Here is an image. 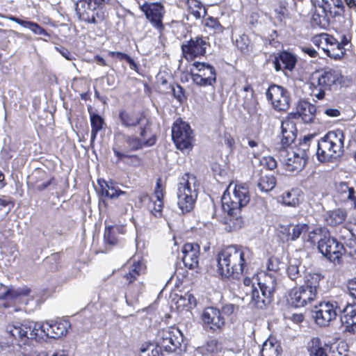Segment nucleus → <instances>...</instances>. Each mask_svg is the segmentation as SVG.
<instances>
[{
  "mask_svg": "<svg viewBox=\"0 0 356 356\" xmlns=\"http://www.w3.org/2000/svg\"><path fill=\"white\" fill-rule=\"evenodd\" d=\"M140 9L144 13L146 19L152 26L159 31L163 29V19L165 11L161 3L145 2L140 5Z\"/></svg>",
  "mask_w": 356,
  "mask_h": 356,
  "instance_id": "dca6fc26",
  "label": "nucleus"
},
{
  "mask_svg": "<svg viewBox=\"0 0 356 356\" xmlns=\"http://www.w3.org/2000/svg\"><path fill=\"white\" fill-rule=\"evenodd\" d=\"M330 41H334V37L327 33H321L312 38V42L318 47L321 48L325 53L328 49Z\"/></svg>",
  "mask_w": 356,
  "mask_h": 356,
  "instance_id": "ea45409f",
  "label": "nucleus"
},
{
  "mask_svg": "<svg viewBox=\"0 0 356 356\" xmlns=\"http://www.w3.org/2000/svg\"><path fill=\"white\" fill-rule=\"evenodd\" d=\"M325 113L330 117H337L340 115L339 111L336 108H327Z\"/></svg>",
  "mask_w": 356,
  "mask_h": 356,
  "instance_id": "338daca9",
  "label": "nucleus"
},
{
  "mask_svg": "<svg viewBox=\"0 0 356 356\" xmlns=\"http://www.w3.org/2000/svg\"><path fill=\"white\" fill-rule=\"evenodd\" d=\"M7 18L10 20V21H13V22H15L20 25H22V26L24 27H26V24L28 22V21H24V20H22L16 17H14V16H9V17H7Z\"/></svg>",
  "mask_w": 356,
  "mask_h": 356,
  "instance_id": "774afa93",
  "label": "nucleus"
},
{
  "mask_svg": "<svg viewBox=\"0 0 356 356\" xmlns=\"http://www.w3.org/2000/svg\"><path fill=\"white\" fill-rule=\"evenodd\" d=\"M302 51L309 55L311 57H316L317 51L312 47H302Z\"/></svg>",
  "mask_w": 356,
  "mask_h": 356,
  "instance_id": "69168bd1",
  "label": "nucleus"
},
{
  "mask_svg": "<svg viewBox=\"0 0 356 356\" xmlns=\"http://www.w3.org/2000/svg\"><path fill=\"white\" fill-rule=\"evenodd\" d=\"M336 304L327 302H321L318 306L315 307L314 318L316 323L321 326H326L330 322L337 316Z\"/></svg>",
  "mask_w": 356,
  "mask_h": 356,
  "instance_id": "6ab92c4d",
  "label": "nucleus"
},
{
  "mask_svg": "<svg viewBox=\"0 0 356 356\" xmlns=\"http://www.w3.org/2000/svg\"><path fill=\"white\" fill-rule=\"evenodd\" d=\"M250 254L249 249L236 245H229L221 250L217 258L220 275L237 278L243 273Z\"/></svg>",
  "mask_w": 356,
  "mask_h": 356,
  "instance_id": "f03ea898",
  "label": "nucleus"
},
{
  "mask_svg": "<svg viewBox=\"0 0 356 356\" xmlns=\"http://www.w3.org/2000/svg\"><path fill=\"white\" fill-rule=\"evenodd\" d=\"M337 191L343 195L344 199L351 200L354 193V189L349 187L346 183L341 182L337 186Z\"/></svg>",
  "mask_w": 356,
  "mask_h": 356,
  "instance_id": "09e8293b",
  "label": "nucleus"
},
{
  "mask_svg": "<svg viewBox=\"0 0 356 356\" xmlns=\"http://www.w3.org/2000/svg\"><path fill=\"white\" fill-rule=\"evenodd\" d=\"M309 356H328L327 350L328 346L322 343L319 338H313L307 346Z\"/></svg>",
  "mask_w": 356,
  "mask_h": 356,
  "instance_id": "72a5a7b5",
  "label": "nucleus"
},
{
  "mask_svg": "<svg viewBox=\"0 0 356 356\" xmlns=\"http://www.w3.org/2000/svg\"><path fill=\"white\" fill-rule=\"evenodd\" d=\"M319 281V275H309L303 285L289 291L287 298L289 303L295 307L311 304L317 297Z\"/></svg>",
  "mask_w": 356,
  "mask_h": 356,
  "instance_id": "423d86ee",
  "label": "nucleus"
},
{
  "mask_svg": "<svg viewBox=\"0 0 356 356\" xmlns=\"http://www.w3.org/2000/svg\"><path fill=\"white\" fill-rule=\"evenodd\" d=\"M119 120L122 126L126 128H131L140 125L143 127L145 118L139 116L132 111L125 110L119 112Z\"/></svg>",
  "mask_w": 356,
  "mask_h": 356,
  "instance_id": "a878e982",
  "label": "nucleus"
},
{
  "mask_svg": "<svg viewBox=\"0 0 356 356\" xmlns=\"http://www.w3.org/2000/svg\"><path fill=\"white\" fill-rule=\"evenodd\" d=\"M199 182L196 177L185 173L179 179L177 185V205L183 213L191 211L197 198Z\"/></svg>",
  "mask_w": 356,
  "mask_h": 356,
  "instance_id": "20e7f679",
  "label": "nucleus"
},
{
  "mask_svg": "<svg viewBox=\"0 0 356 356\" xmlns=\"http://www.w3.org/2000/svg\"><path fill=\"white\" fill-rule=\"evenodd\" d=\"M104 240L106 243H107L109 245H114L117 244L118 239L114 235L112 227H108L106 228L104 232Z\"/></svg>",
  "mask_w": 356,
  "mask_h": 356,
  "instance_id": "3c124183",
  "label": "nucleus"
},
{
  "mask_svg": "<svg viewBox=\"0 0 356 356\" xmlns=\"http://www.w3.org/2000/svg\"><path fill=\"white\" fill-rule=\"evenodd\" d=\"M202 320L206 326L213 330L221 329L225 325V318L220 311L215 307L206 308L202 312Z\"/></svg>",
  "mask_w": 356,
  "mask_h": 356,
  "instance_id": "aec40b11",
  "label": "nucleus"
},
{
  "mask_svg": "<svg viewBox=\"0 0 356 356\" xmlns=\"http://www.w3.org/2000/svg\"><path fill=\"white\" fill-rule=\"evenodd\" d=\"M147 122L143 127H140V138L136 136H127L125 139L129 148L137 150L143 147H149L156 143L155 136L151 133Z\"/></svg>",
  "mask_w": 356,
  "mask_h": 356,
  "instance_id": "a211bd4d",
  "label": "nucleus"
},
{
  "mask_svg": "<svg viewBox=\"0 0 356 356\" xmlns=\"http://www.w3.org/2000/svg\"><path fill=\"white\" fill-rule=\"evenodd\" d=\"M321 7L325 15L328 13L332 17L340 15L343 10L341 0H322Z\"/></svg>",
  "mask_w": 356,
  "mask_h": 356,
  "instance_id": "473e14b6",
  "label": "nucleus"
},
{
  "mask_svg": "<svg viewBox=\"0 0 356 356\" xmlns=\"http://www.w3.org/2000/svg\"><path fill=\"white\" fill-rule=\"evenodd\" d=\"M259 289H251L250 303L259 309H264L273 300V293L276 289L277 282L273 273H261L259 282Z\"/></svg>",
  "mask_w": 356,
  "mask_h": 356,
  "instance_id": "0eeeda50",
  "label": "nucleus"
},
{
  "mask_svg": "<svg viewBox=\"0 0 356 356\" xmlns=\"http://www.w3.org/2000/svg\"><path fill=\"white\" fill-rule=\"evenodd\" d=\"M182 342L183 335L178 329L168 327L159 332L157 343L166 352H177L181 348Z\"/></svg>",
  "mask_w": 356,
  "mask_h": 356,
  "instance_id": "f8f14e48",
  "label": "nucleus"
},
{
  "mask_svg": "<svg viewBox=\"0 0 356 356\" xmlns=\"http://www.w3.org/2000/svg\"><path fill=\"white\" fill-rule=\"evenodd\" d=\"M316 108L314 105L306 101H301L298 103L296 113H291L289 116L296 118L298 115L305 123H311L316 116Z\"/></svg>",
  "mask_w": 356,
  "mask_h": 356,
  "instance_id": "4be33fe9",
  "label": "nucleus"
},
{
  "mask_svg": "<svg viewBox=\"0 0 356 356\" xmlns=\"http://www.w3.org/2000/svg\"><path fill=\"white\" fill-rule=\"evenodd\" d=\"M205 26L211 28L216 31H220L222 30V26L213 17H209L206 19Z\"/></svg>",
  "mask_w": 356,
  "mask_h": 356,
  "instance_id": "5fc2aeb1",
  "label": "nucleus"
},
{
  "mask_svg": "<svg viewBox=\"0 0 356 356\" xmlns=\"http://www.w3.org/2000/svg\"><path fill=\"white\" fill-rule=\"evenodd\" d=\"M329 44L328 49H327L326 54L335 60L341 58L345 54V49L342 44L334 38V41Z\"/></svg>",
  "mask_w": 356,
  "mask_h": 356,
  "instance_id": "4c0bfd02",
  "label": "nucleus"
},
{
  "mask_svg": "<svg viewBox=\"0 0 356 356\" xmlns=\"http://www.w3.org/2000/svg\"><path fill=\"white\" fill-rule=\"evenodd\" d=\"M182 261L186 267L193 269L198 266L200 246L196 243H186L182 248Z\"/></svg>",
  "mask_w": 356,
  "mask_h": 356,
  "instance_id": "412c9836",
  "label": "nucleus"
},
{
  "mask_svg": "<svg viewBox=\"0 0 356 356\" xmlns=\"http://www.w3.org/2000/svg\"><path fill=\"white\" fill-rule=\"evenodd\" d=\"M266 97L277 111H286L290 106L289 93L282 86H270L266 92Z\"/></svg>",
  "mask_w": 356,
  "mask_h": 356,
  "instance_id": "2eb2a0df",
  "label": "nucleus"
},
{
  "mask_svg": "<svg viewBox=\"0 0 356 356\" xmlns=\"http://www.w3.org/2000/svg\"><path fill=\"white\" fill-rule=\"evenodd\" d=\"M172 91L174 97L179 102H182L185 99L184 89L181 86L177 85L172 86Z\"/></svg>",
  "mask_w": 356,
  "mask_h": 356,
  "instance_id": "864d4df0",
  "label": "nucleus"
},
{
  "mask_svg": "<svg viewBox=\"0 0 356 356\" xmlns=\"http://www.w3.org/2000/svg\"><path fill=\"white\" fill-rule=\"evenodd\" d=\"M98 184L100 187V193L102 196L111 199H116L122 195L127 196L126 191L120 190L118 185L113 181L99 180Z\"/></svg>",
  "mask_w": 356,
  "mask_h": 356,
  "instance_id": "393cba45",
  "label": "nucleus"
},
{
  "mask_svg": "<svg viewBox=\"0 0 356 356\" xmlns=\"http://www.w3.org/2000/svg\"><path fill=\"white\" fill-rule=\"evenodd\" d=\"M90 123H91V141H93L97 133L102 129L104 124L103 118L97 114L90 113Z\"/></svg>",
  "mask_w": 356,
  "mask_h": 356,
  "instance_id": "a19ab883",
  "label": "nucleus"
},
{
  "mask_svg": "<svg viewBox=\"0 0 356 356\" xmlns=\"http://www.w3.org/2000/svg\"><path fill=\"white\" fill-rule=\"evenodd\" d=\"M26 28L31 29L35 34L49 37V33L38 24L28 21Z\"/></svg>",
  "mask_w": 356,
  "mask_h": 356,
  "instance_id": "8fccbe9b",
  "label": "nucleus"
},
{
  "mask_svg": "<svg viewBox=\"0 0 356 356\" xmlns=\"http://www.w3.org/2000/svg\"><path fill=\"white\" fill-rule=\"evenodd\" d=\"M266 266H267V269L269 271H273L274 273L276 272L279 269L277 261L276 259H274V258L268 259Z\"/></svg>",
  "mask_w": 356,
  "mask_h": 356,
  "instance_id": "052dcab7",
  "label": "nucleus"
},
{
  "mask_svg": "<svg viewBox=\"0 0 356 356\" xmlns=\"http://www.w3.org/2000/svg\"><path fill=\"white\" fill-rule=\"evenodd\" d=\"M261 163L268 170H273L277 166V161L270 156H264L261 161Z\"/></svg>",
  "mask_w": 356,
  "mask_h": 356,
  "instance_id": "603ef678",
  "label": "nucleus"
},
{
  "mask_svg": "<svg viewBox=\"0 0 356 356\" xmlns=\"http://www.w3.org/2000/svg\"><path fill=\"white\" fill-rule=\"evenodd\" d=\"M240 211L234 213H227L228 217L226 219V223L233 230L238 229L243 225L244 221L243 218L238 215Z\"/></svg>",
  "mask_w": 356,
  "mask_h": 356,
  "instance_id": "37998d69",
  "label": "nucleus"
},
{
  "mask_svg": "<svg viewBox=\"0 0 356 356\" xmlns=\"http://www.w3.org/2000/svg\"><path fill=\"white\" fill-rule=\"evenodd\" d=\"M310 137H305L304 143L301 144L302 147L298 149L297 151H289L284 148L280 150V160L286 170L291 172H299L304 168L308 159L306 149Z\"/></svg>",
  "mask_w": 356,
  "mask_h": 356,
  "instance_id": "1a4fd4ad",
  "label": "nucleus"
},
{
  "mask_svg": "<svg viewBox=\"0 0 356 356\" xmlns=\"http://www.w3.org/2000/svg\"><path fill=\"white\" fill-rule=\"evenodd\" d=\"M193 66L197 70V73L191 72L193 82L199 86H212L216 81L214 67L206 63L194 62Z\"/></svg>",
  "mask_w": 356,
  "mask_h": 356,
  "instance_id": "ddd939ff",
  "label": "nucleus"
},
{
  "mask_svg": "<svg viewBox=\"0 0 356 356\" xmlns=\"http://www.w3.org/2000/svg\"><path fill=\"white\" fill-rule=\"evenodd\" d=\"M348 288L351 296L356 298V281H350L348 284Z\"/></svg>",
  "mask_w": 356,
  "mask_h": 356,
  "instance_id": "0e129e2a",
  "label": "nucleus"
},
{
  "mask_svg": "<svg viewBox=\"0 0 356 356\" xmlns=\"http://www.w3.org/2000/svg\"><path fill=\"white\" fill-rule=\"evenodd\" d=\"M309 230V226L307 224H298L293 226L291 231L289 232V237L291 240L295 241L298 238L302 233H305Z\"/></svg>",
  "mask_w": 356,
  "mask_h": 356,
  "instance_id": "a18cd8bd",
  "label": "nucleus"
},
{
  "mask_svg": "<svg viewBox=\"0 0 356 356\" xmlns=\"http://www.w3.org/2000/svg\"><path fill=\"white\" fill-rule=\"evenodd\" d=\"M318 249L320 252L330 261L339 263L343 254V246L337 239L330 236V234L319 241Z\"/></svg>",
  "mask_w": 356,
  "mask_h": 356,
  "instance_id": "4468645a",
  "label": "nucleus"
},
{
  "mask_svg": "<svg viewBox=\"0 0 356 356\" xmlns=\"http://www.w3.org/2000/svg\"><path fill=\"white\" fill-rule=\"evenodd\" d=\"M56 50L67 60H72L74 59V55L67 49L60 47H56Z\"/></svg>",
  "mask_w": 356,
  "mask_h": 356,
  "instance_id": "bf43d9fd",
  "label": "nucleus"
},
{
  "mask_svg": "<svg viewBox=\"0 0 356 356\" xmlns=\"http://www.w3.org/2000/svg\"><path fill=\"white\" fill-rule=\"evenodd\" d=\"M328 233L329 232L326 228L317 227L309 232L307 241L313 244L317 243L318 245L320 239L325 238Z\"/></svg>",
  "mask_w": 356,
  "mask_h": 356,
  "instance_id": "79ce46f5",
  "label": "nucleus"
},
{
  "mask_svg": "<svg viewBox=\"0 0 356 356\" xmlns=\"http://www.w3.org/2000/svg\"><path fill=\"white\" fill-rule=\"evenodd\" d=\"M238 310V306L234 304H226L222 307V312L227 316H229Z\"/></svg>",
  "mask_w": 356,
  "mask_h": 356,
  "instance_id": "4d7b16f0",
  "label": "nucleus"
},
{
  "mask_svg": "<svg viewBox=\"0 0 356 356\" xmlns=\"http://www.w3.org/2000/svg\"><path fill=\"white\" fill-rule=\"evenodd\" d=\"M70 325L65 321L45 323L24 321L23 323H9L6 327L8 334L24 344L29 339H43L44 337L58 339L65 336Z\"/></svg>",
  "mask_w": 356,
  "mask_h": 356,
  "instance_id": "f257e3e1",
  "label": "nucleus"
},
{
  "mask_svg": "<svg viewBox=\"0 0 356 356\" xmlns=\"http://www.w3.org/2000/svg\"><path fill=\"white\" fill-rule=\"evenodd\" d=\"M186 4L189 13L196 19H200L206 15L207 11L203 4L198 0H186Z\"/></svg>",
  "mask_w": 356,
  "mask_h": 356,
  "instance_id": "e433bc0d",
  "label": "nucleus"
},
{
  "mask_svg": "<svg viewBox=\"0 0 356 356\" xmlns=\"http://www.w3.org/2000/svg\"><path fill=\"white\" fill-rule=\"evenodd\" d=\"M163 208V200H157L152 198L149 204V209L151 213L156 217H161L162 216V210Z\"/></svg>",
  "mask_w": 356,
  "mask_h": 356,
  "instance_id": "de8ad7c7",
  "label": "nucleus"
},
{
  "mask_svg": "<svg viewBox=\"0 0 356 356\" xmlns=\"http://www.w3.org/2000/svg\"><path fill=\"white\" fill-rule=\"evenodd\" d=\"M250 200V191L245 184L230 183L221 199L222 210L227 213L239 212Z\"/></svg>",
  "mask_w": 356,
  "mask_h": 356,
  "instance_id": "39448f33",
  "label": "nucleus"
},
{
  "mask_svg": "<svg viewBox=\"0 0 356 356\" xmlns=\"http://www.w3.org/2000/svg\"><path fill=\"white\" fill-rule=\"evenodd\" d=\"M287 273L291 280H296L300 274L298 267L296 265H290L287 268Z\"/></svg>",
  "mask_w": 356,
  "mask_h": 356,
  "instance_id": "6e6d98bb",
  "label": "nucleus"
},
{
  "mask_svg": "<svg viewBox=\"0 0 356 356\" xmlns=\"http://www.w3.org/2000/svg\"><path fill=\"white\" fill-rule=\"evenodd\" d=\"M108 54H109V56H111L112 57H116L119 60L124 59L127 60V58H129V56L124 53L119 52V51H109Z\"/></svg>",
  "mask_w": 356,
  "mask_h": 356,
  "instance_id": "e2e57ef3",
  "label": "nucleus"
},
{
  "mask_svg": "<svg viewBox=\"0 0 356 356\" xmlns=\"http://www.w3.org/2000/svg\"><path fill=\"white\" fill-rule=\"evenodd\" d=\"M200 350L208 356H223L222 345L215 339L208 341Z\"/></svg>",
  "mask_w": 356,
  "mask_h": 356,
  "instance_id": "f704fd0d",
  "label": "nucleus"
},
{
  "mask_svg": "<svg viewBox=\"0 0 356 356\" xmlns=\"http://www.w3.org/2000/svg\"><path fill=\"white\" fill-rule=\"evenodd\" d=\"M0 288H2L3 291L1 298H6L10 296L15 301L18 302H23L26 304L27 301L25 298L29 294L30 289L27 287L19 288L16 290H10L7 286L0 284Z\"/></svg>",
  "mask_w": 356,
  "mask_h": 356,
  "instance_id": "c85d7f7f",
  "label": "nucleus"
},
{
  "mask_svg": "<svg viewBox=\"0 0 356 356\" xmlns=\"http://www.w3.org/2000/svg\"><path fill=\"white\" fill-rule=\"evenodd\" d=\"M296 63V58L292 54L287 51H282L278 57H276L274 61L276 71L283 69L291 71Z\"/></svg>",
  "mask_w": 356,
  "mask_h": 356,
  "instance_id": "bb28decb",
  "label": "nucleus"
},
{
  "mask_svg": "<svg viewBox=\"0 0 356 356\" xmlns=\"http://www.w3.org/2000/svg\"><path fill=\"white\" fill-rule=\"evenodd\" d=\"M341 73L334 70H328L316 72L311 80L312 94L318 99L324 98L326 90H330L334 85L340 81Z\"/></svg>",
  "mask_w": 356,
  "mask_h": 356,
  "instance_id": "6e6552de",
  "label": "nucleus"
},
{
  "mask_svg": "<svg viewBox=\"0 0 356 356\" xmlns=\"http://www.w3.org/2000/svg\"><path fill=\"white\" fill-rule=\"evenodd\" d=\"M282 348L280 343L273 338L265 341L261 350V356H281Z\"/></svg>",
  "mask_w": 356,
  "mask_h": 356,
  "instance_id": "c756f323",
  "label": "nucleus"
},
{
  "mask_svg": "<svg viewBox=\"0 0 356 356\" xmlns=\"http://www.w3.org/2000/svg\"><path fill=\"white\" fill-rule=\"evenodd\" d=\"M163 196H164L163 189L162 186L161 185L159 180L156 183L154 195L152 198L154 200H163Z\"/></svg>",
  "mask_w": 356,
  "mask_h": 356,
  "instance_id": "13d9d810",
  "label": "nucleus"
},
{
  "mask_svg": "<svg viewBox=\"0 0 356 356\" xmlns=\"http://www.w3.org/2000/svg\"><path fill=\"white\" fill-rule=\"evenodd\" d=\"M344 136L341 130L329 131L318 142L316 156L321 162L333 161L343 153Z\"/></svg>",
  "mask_w": 356,
  "mask_h": 356,
  "instance_id": "7ed1b4c3",
  "label": "nucleus"
},
{
  "mask_svg": "<svg viewBox=\"0 0 356 356\" xmlns=\"http://www.w3.org/2000/svg\"><path fill=\"white\" fill-rule=\"evenodd\" d=\"M280 202L285 206L298 207L302 200V193L298 188H292L280 196Z\"/></svg>",
  "mask_w": 356,
  "mask_h": 356,
  "instance_id": "cd10ccee",
  "label": "nucleus"
},
{
  "mask_svg": "<svg viewBox=\"0 0 356 356\" xmlns=\"http://www.w3.org/2000/svg\"><path fill=\"white\" fill-rule=\"evenodd\" d=\"M143 266L140 262L134 263L132 268L129 270V273L125 275L124 278L126 279L127 284H131L136 277L140 275Z\"/></svg>",
  "mask_w": 356,
  "mask_h": 356,
  "instance_id": "49530a36",
  "label": "nucleus"
},
{
  "mask_svg": "<svg viewBox=\"0 0 356 356\" xmlns=\"http://www.w3.org/2000/svg\"><path fill=\"white\" fill-rule=\"evenodd\" d=\"M177 308L180 310H188L196 306V299L191 293L179 296L176 301Z\"/></svg>",
  "mask_w": 356,
  "mask_h": 356,
  "instance_id": "c9c22d12",
  "label": "nucleus"
},
{
  "mask_svg": "<svg viewBox=\"0 0 356 356\" xmlns=\"http://www.w3.org/2000/svg\"><path fill=\"white\" fill-rule=\"evenodd\" d=\"M281 130V143L284 147L291 144L296 138V124L290 116L282 122Z\"/></svg>",
  "mask_w": 356,
  "mask_h": 356,
  "instance_id": "5701e85b",
  "label": "nucleus"
},
{
  "mask_svg": "<svg viewBox=\"0 0 356 356\" xmlns=\"http://www.w3.org/2000/svg\"><path fill=\"white\" fill-rule=\"evenodd\" d=\"M243 91L245 92L243 106L250 114H254L257 112V102L254 96L252 88L246 85L243 87Z\"/></svg>",
  "mask_w": 356,
  "mask_h": 356,
  "instance_id": "7c9ffc66",
  "label": "nucleus"
},
{
  "mask_svg": "<svg viewBox=\"0 0 356 356\" xmlns=\"http://www.w3.org/2000/svg\"><path fill=\"white\" fill-rule=\"evenodd\" d=\"M139 356H163V355L160 346H157L153 344H149L145 347L141 348Z\"/></svg>",
  "mask_w": 356,
  "mask_h": 356,
  "instance_id": "c03bdc74",
  "label": "nucleus"
},
{
  "mask_svg": "<svg viewBox=\"0 0 356 356\" xmlns=\"http://www.w3.org/2000/svg\"><path fill=\"white\" fill-rule=\"evenodd\" d=\"M276 180L273 175H264L259 178L257 187L261 192L267 193L274 188Z\"/></svg>",
  "mask_w": 356,
  "mask_h": 356,
  "instance_id": "58836bf2",
  "label": "nucleus"
},
{
  "mask_svg": "<svg viewBox=\"0 0 356 356\" xmlns=\"http://www.w3.org/2000/svg\"><path fill=\"white\" fill-rule=\"evenodd\" d=\"M209 46L206 39L195 37L181 45L184 57L188 60H193L197 57L204 56Z\"/></svg>",
  "mask_w": 356,
  "mask_h": 356,
  "instance_id": "f3484780",
  "label": "nucleus"
},
{
  "mask_svg": "<svg viewBox=\"0 0 356 356\" xmlns=\"http://www.w3.org/2000/svg\"><path fill=\"white\" fill-rule=\"evenodd\" d=\"M172 138L177 149L181 151H189L192 149V130L186 122L180 119L177 120L173 124Z\"/></svg>",
  "mask_w": 356,
  "mask_h": 356,
  "instance_id": "9d476101",
  "label": "nucleus"
},
{
  "mask_svg": "<svg viewBox=\"0 0 356 356\" xmlns=\"http://www.w3.org/2000/svg\"><path fill=\"white\" fill-rule=\"evenodd\" d=\"M341 321L348 332H356V304L348 305L341 312Z\"/></svg>",
  "mask_w": 356,
  "mask_h": 356,
  "instance_id": "b1692460",
  "label": "nucleus"
},
{
  "mask_svg": "<svg viewBox=\"0 0 356 356\" xmlns=\"http://www.w3.org/2000/svg\"><path fill=\"white\" fill-rule=\"evenodd\" d=\"M76 12L81 19L88 23L97 24L103 19L96 0H79L76 4Z\"/></svg>",
  "mask_w": 356,
  "mask_h": 356,
  "instance_id": "9b49d317",
  "label": "nucleus"
},
{
  "mask_svg": "<svg viewBox=\"0 0 356 356\" xmlns=\"http://www.w3.org/2000/svg\"><path fill=\"white\" fill-rule=\"evenodd\" d=\"M10 341H6L5 339H0V353L8 351L11 345Z\"/></svg>",
  "mask_w": 356,
  "mask_h": 356,
  "instance_id": "680f3d73",
  "label": "nucleus"
},
{
  "mask_svg": "<svg viewBox=\"0 0 356 356\" xmlns=\"http://www.w3.org/2000/svg\"><path fill=\"white\" fill-rule=\"evenodd\" d=\"M346 211L341 209L328 211L324 215V220L330 226L342 223L346 218Z\"/></svg>",
  "mask_w": 356,
  "mask_h": 356,
  "instance_id": "2f4dec72",
  "label": "nucleus"
}]
</instances>
